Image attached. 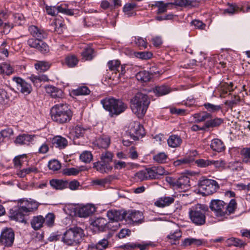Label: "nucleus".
I'll list each match as a JSON object with an SVG mask.
<instances>
[{
	"label": "nucleus",
	"mask_w": 250,
	"mask_h": 250,
	"mask_svg": "<svg viewBox=\"0 0 250 250\" xmlns=\"http://www.w3.org/2000/svg\"><path fill=\"white\" fill-rule=\"evenodd\" d=\"M135 42L140 48H146L147 47V42L146 39L141 37H135Z\"/></svg>",
	"instance_id": "nucleus-58"
},
{
	"label": "nucleus",
	"mask_w": 250,
	"mask_h": 250,
	"mask_svg": "<svg viewBox=\"0 0 250 250\" xmlns=\"http://www.w3.org/2000/svg\"><path fill=\"white\" fill-rule=\"evenodd\" d=\"M226 243L229 246L233 245L236 247H242L244 245V243L242 241L234 237L228 239Z\"/></svg>",
	"instance_id": "nucleus-52"
},
{
	"label": "nucleus",
	"mask_w": 250,
	"mask_h": 250,
	"mask_svg": "<svg viewBox=\"0 0 250 250\" xmlns=\"http://www.w3.org/2000/svg\"><path fill=\"white\" fill-rule=\"evenodd\" d=\"M223 123V120L221 118H215L207 121L205 124V127H214L220 125Z\"/></svg>",
	"instance_id": "nucleus-42"
},
{
	"label": "nucleus",
	"mask_w": 250,
	"mask_h": 250,
	"mask_svg": "<svg viewBox=\"0 0 250 250\" xmlns=\"http://www.w3.org/2000/svg\"><path fill=\"white\" fill-rule=\"evenodd\" d=\"M36 69L40 71H45L50 67V64L46 62H39L35 64Z\"/></svg>",
	"instance_id": "nucleus-49"
},
{
	"label": "nucleus",
	"mask_w": 250,
	"mask_h": 250,
	"mask_svg": "<svg viewBox=\"0 0 250 250\" xmlns=\"http://www.w3.org/2000/svg\"><path fill=\"white\" fill-rule=\"evenodd\" d=\"M53 145L60 149L64 148L67 145V141L65 138L60 136L54 137L52 141Z\"/></svg>",
	"instance_id": "nucleus-26"
},
{
	"label": "nucleus",
	"mask_w": 250,
	"mask_h": 250,
	"mask_svg": "<svg viewBox=\"0 0 250 250\" xmlns=\"http://www.w3.org/2000/svg\"><path fill=\"white\" fill-rule=\"evenodd\" d=\"M14 240V233L11 229H6L2 232L0 235V242L5 246L12 245Z\"/></svg>",
	"instance_id": "nucleus-14"
},
{
	"label": "nucleus",
	"mask_w": 250,
	"mask_h": 250,
	"mask_svg": "<svg viewBox=\"0 0 250 250\" xmlns=\"http://www.w3.org/2000/svg\"><path fill=\"white\" fill-rule=\"evenodd\" d=\"M203 243V240L202 239L188 238L184 240L183 244L185 246H190L191 245H194L198 246L202 245Z\"/></svg>",
	"instance_id": "nucleus-39"
},
{
	"label": "nucleus",
	"mask_w": 250,
	"mask_h": 250,
	"mask_svg": "<svg viewBox=\"0 0 250 250\" xmlns=\"http://www.w3.org/2000/svg\"><path fill=\"white\" fill-rule=\"evenodd\" d=\"M13 135V130L10 128H7L2 130L0 132V136L2 139L4 138H9Z\"/></svg>",
	"instance_id": "nucleus-63"
},
{
	"label": "nucleus",
	"mask_w": 250,
	"mask_h": 250,
	"mask_svg": "<svg viewBox=\"0 0 250 250\" xmlns=\"http://www.w3.org/2000/svg\"><path fill=\"white\" fill-rule=\"evenodd\" d=\"M154 93L158 96L166 95L171 92L170 88L165 85L156 86L153 89Z\"/></svg>",
	"instance_id": "nucleus-33"
},
{
	"label": "nucleus",
	"mask_w": 250,
	"mask_h": 250,
	"mask_svg": "<svg viewBox=\"0 0 250 250\" xmlns=\"http://www.w3.org/2000/svg\"><path fill=\"white\" fill-rule=\"evenodd\" d=\"M78 62V60L74 55H68L65 58V63L70 67H74Z\"/></svg>",
	"instance_id": "nucleus-45"
},
{
	"label": "nucleus",
	"mask_w": 250,
	"mask_h": 250,
	"mask_svg": "<svg viewBox=\"0 0 250 250\" xmlns=\"http://www.w3.org/2000/svg\"><path fill=\"white\" fill-rule=\"evenodd\" d=\"M136 5L134 3H128L125 4L123 8L125 15L127 17H131L135 15L134 9Z\"/></svg>",
	"instance_id": "nucleus-34"
},
{
	"label": "nucleus",
	"mask_w": 250,
	"mask_h": 250,
	"mask_svg": "<svg viewBox=\"0 0 250 250\" xmlns=\"http://www.w3.org/2000/svg\"><path fill=\"white\" fill-rule=\"evenodd\" d=\"M210 147L213 150L217 152H221L225 149L224 143L218 139H214L211 141Z\"/></svg>",
	"instance_id": "nucleus-30"
},
{
	"label": "nucleus",
	"mask_w": 250,
	"mask_h": 250,
	"mask_svg": "<svg viewBox=\"0 0 250 250\" xmlns=\"http://www.w3.org/2000/svg\"><path fill=\"white\" fill-rule=\"evenodd\" d=\"M47 93L49 94L52 98H61L62 96V90L52 85H47L45 87Z\"/></svg>",
	"instance_id": "nucleus-23"
},
{
	"label": "nucleus",
	"mask_w": 250,
	"mask_h": 250,
	"mask_svg": "<svg viewBox=\"0 0 250 250\" xmlns=\"http://www.w3.org/2000/svg\"><path fill=\"white\" fill-rule=\"evenodd\" d=\"M30 79L35 84L38 83V82H47L49 80L47 76L45 75L38 76L32 75L30 77Z\"/></svg>",
	"instance_id": "nucleus-46"
},
{
	"label": "nucleus",
	"mask_w": 250,
	"mask_h": 250,
	"mask_svg": "<svg viewBox=\"0 0 250 250\" xmlns=\"http://www.w3.org/2000/svg\"><path fill=\"white\" fill-rule=\"evenodd\" d=\"M93 49L91 48H86L82 53L83 59L85 60H90L93 58Z\"/></svg>",
	"instance_id": "nucleus-56"
},
{
	"label": "nucleus",
	"mask_w": 250,
	"mask_h": 250,
	"mask_svg": "<svg viewBox=\"0 0 250 250\" xmlns=\"http://www.w3.org/2000/svg\"><path fill=\"white\" fill-rule=\"evenodd\" d=\"M38 169L37 167H31L28 168H24L23 169L21 170L17 173V174L20 177H24L26 175L31 172L36 173H38Z\"/></svg>",
	"instance_id": "nucleus-38"
},
{
	"label": "nucleus",
	"mask_w": 250,
	"mask_h": 250,
	"mask_svg": "<svg viewBox=\"0 0 250 250\" xmlns=\"http://www.w3.org/2000/svg\"><path fill=\"white\" fill-rule=\"evenodd\" d=\"M81 171L80 168H75V167H71V168H67L64 169L63 173L68 176L71 175H77L79 173V172Z\"/></svg>",
	"instance_id": "nucleus-57"
},
{
	"label": "nucleus",
	"mask_w": 250,
	"mask_h": 250,
	"mask_svg": "<svg viewBox=\"0 0 250 250\" xmlns=\"http://www.w3.org/2000/svg\"><path fill=\"white\" fill-rule=\"evenodd\" d=\"M54 219L55 216L54 214L49 213L46 215L44 223L48 227L52 226L54 224Z\"/></svg>",
	"instance_id": "nucleus-61"
},
{
	"label": "nucleus",
	"mask_w": 250,
	"mask_h": 250,
	"mask_svg": "<svg viewBox=\"0 0 250 250\" xmlns=\"http://www.w3.org/2000/svg\"><path fill=\"white\" fill-rule=\"evenodd\" d=\"M51 186L56 189H63L68 187V182L60 179H52L50 181Z\"/></svg>",
	"instance_id": "nucleus-24"
},
{
	"label": "nucleus",
	"mask_w": 250,
	"mask_h": 250,
	"mask_svg": "<svg viewBox=\"0 0 250 250\" xmlns=\"http://www.w3.org/2000/svg\"><path fill=\"white\" fill-rule=\"evenodd\" d=\"M17 96V93L15 91L11 90L7 91L3 88H0V104H5L9 101L15 99Z\"/></svg>",
	"instance_id": "nucleus-16"
},
{
	"label": "nucleus",
	"mask_w": 250,
	"mask_h": 250,
	"mask_svg": "<svg viewBox=\"0 0 250 250\" xmlns=\"http://www.w3.org/2000/svg\"><path fill=\"white\" fill-rule=\"evenodd\" d=\"M182 233L179 230H176L173 233L167 236V238L170 240V242L173 244H176L177 241L181 237Z\"/></svg>",
	"instance_id": "nucleus-47"
},
{
	"label": "nucleus",
	"mask_w": 250,
	"mask_h": 250,
	"mask_svg": "<svg viewBox=\"0 0 250 250\" xmlns=\"http://www.w3.org/2000/svg\"><path fill=\"white\" fill-rule=\"evenodd\" d=\"M128 131L130 136L134 140L142 138L145 134L144 127L137 122H132L129 124Z\"/></svg>",
	"instance_id": "nucleus-11"
},
{
	"label": "nucleus",
	"mask_w": 250,
	"mask_h": 250,
	"mask_svg": "<svg viewBox=\"0 0 250 250\" xmlns=\"http://www.w3.org/2000/svg\"><path fill=\"white\" fill-rule=\"evenodd\" d=\"M104 108L108 111L111 116L118 115L127 108L126 104L122 101L112 98H106L101 101Z\"/></svg>",
	"instance_id": "nucleus-4"
},
{
	"label": "nucleus",
	"mask_w": 250,
	"mask_h": 250,
	"mask_svg": "<svg viewBox=\"0 0 250 250\" xmlns=\"http://www.w3.org/2000/svg\"><path fill=\"white\" fill-rule=\"evenodd\" d=\"M107 221L103 218H98L93 221L91 225L99 231H104L106 227Z\"/></svg>",
	"instance_id": "nucleus-25"
},
{
	"label": "nucleus",
	"mask_w": 250,
	"mask_h": 250,
	"mask_svg": "<svg viewBox=\"0 0 250 250\" xmlns=\"http://www.w3.org/2000/svg\"><path fill=\"white\" fill-rule=\"evenodd\" d=\"M46 11L48 14L53 16L59 12L69 16L74 14V10L69 8L68 5L65 4L58 6H47L46 7Z\"/></svg>",
	"instance_id": "nucleus-10"
},
{
	"label": "nucleus",
	"mask_w": 250,
	"mask_h": 250,
	"mask_svg": "<svg viewBox=\"0 0 250 250\" xmlns=\"http://www.w3.org/2000/svg\"><path fill=\"white\" fill-rule=\"evenodd\" d=\"M143 213L139 211H125V220L128 223H141L143 222Z\"/></svg>",
	"instance_id": "nucleus-15"
},
{
	"label": "nucleus",
	"mask_w": 250,
	"mask_h": 250,
	"mask_svg": "<svg viewBox=\"0 0 250 250\" xmlns=\"http://www.w3.org/2000/svg\"><path fill=\"white\" fill-rule=\"evenodd\" d=\"M110 141L109 137L103 136L96 141V144L99 147L106 148L109 146Z\"/></svg>",
	"instance_id": "nucleus-37"
},
{
	"label": "nucleus",
	"mask_w": 250,
	"mask_h": 250,
	"mask_svg": "<svg viewBox=\"0 0 250 250\" xmlns=\"http://www.w3.org/2000/svg\"><path fill=\"white\" fill-rule=\"evenodd\" d=\"M110 71L115 72L117 75V71L119 72V68L120 67V62L118 60L110 61L107 63Z\"/></svg>",
	"instance_id": "nucleus-43"
},
{
	"label": "nucleus",
	"mask_w": 250,
	"mask_h": 250,
	"mask_svg": "<svg viewBox=\"0 0 250 250\" xmlns=\"http://www.w3.org/2000/svg\"><path fill=\"white\" fill-rule=\"evenodd\" d=\"M107 216L111 221H119L125 219V211L110 210L107 212Z\"/></svg>",
	"instance_id": "nucleus-19"
},
{
	"label": "nucleus",
	"mask_w": 250,
	"mask_h": 250,
	"mask_svg": "<svg viewBox=\"0 0 250 250\" xmlns=\"http://www.w3.org/2000/svg\"><path fill=\"white\" fill-rule=\"evenodd\" d=\"M86 129L80 125H77L70 129V137L78 138L83 135Z\"/></svg>",
	"instance_id": "nucleus-22"
},
{
	"label": "nucleus",
	"mask_w": 250,
	"mask_h": 250,
	"mask_svg": "<svg viewBox=\"0 0 250 250\" xmlns=\"http://www.w3.org/2000/svg\"><path fill=\"white\" fill-rule=\"evenodd\" d=\"M29 31L31 34L34 37L39 39L45 38L46 36L45 33L42 30L39 29L34 25L30 26L29 27Z\"/></svg>",
	"instance_id": "nucleus-31"
},
{
	"label": "nucleus",
	"mask_w": 250,
	"mask_h": 250,
	"mask_svg": "<svg viewBox=\"0 0 250 250\" xmlns=\"http://www.w3.org/2000/svg\"><path fill=\"white\" fill-rule=\"evenodd\" d=\"M167 181L176 189L184 191L187 190L190 187L189 178L185 175H182L177 179L168 177L167 179Z\"/></svg>",
	"instance_id": "nucleus-9"
},
{
	"label": "nucleus",
	"mask_w": 250,
	"mask_h": 250,
	"mask_svg": "<svg viewBox=\"0 0 250 250\" xmlns=\"http://www.w3.org/2000/svg\"><path fill=\"white\" fill-rule=\"evenodd\" d=\"M113 154L109 151H106L103 153L101 156V161L104 163L108 164L111 162L113 158Z\"/></svg>",
	"instance_id": "nucleus-54"
},
{
	"label": "nucleus",
	"mask_w": 250,
	"mask_h": 250,
	"mask_svg": "<svg viewBox=\"0 0 250 250\" xmlns=\"http://www.w3.org/2000/svg\"><path fill=\"white\" fill-rule=\"evenodd\" d=\"M209 208L215 216L225 219L229 218L230 214L234 213L237 204L234 199H231L229 204L221 200L214 199L211 201Z\"/></svg>",
	"instance_id": "nucleus-1"
},
{
	"label": "nucleus",
	"mask_w": 250,
	"mask_h": 250,
	"mask_svg": "<svg viewBox=\"0 0 250 250\" xmlns=\"http://www.w3.org/2000/svg\"><path fill=\"white\" fill-rule=\"evenodd\" d=\"M169 4H171V3H165L163 1H157L156 2L155 4L153 6H156L158 8L157 14H162L166 12L167 10V8Z\"/></svg>",
	"instance_id": "nucleus-44"
},
{
	"label": "nucleus",
	"mask_w": 250,
	"mask_h": 250,
	"mask_svg": "<svg viewBox=\"0 0 250 250\" xmlns=\"http://www.w3.org/2000/svg\"><path fill=\"white\" fill-rule=\"evenodd\" d=\"M37 137L35 135H30L28 134H22L19 135L15 140V143L19 145H29L32 143L35 139Z\"/></svg>",
	"instance_id": "nucleus-18"
},
{
	"label": "nucleus",
	"mask_w": 250,
	"mask_h": 250,
	"mask_svg": "<svg viewBox=\"0 0 250 250\" xmlns=\"http://www.w3.org/2000/svg\"><path fill=\"white\" fill-rule=\"evenodd\" d=\"M204 105L208 111L212 112L219 111L221 108L219 105H214L210 103H206Z\"/></svg>",
	"instance_id": "nucleus-62"
},
{
	"label": "nucleus",
	"mask_w": 250,
	"mask_h": 250,
	"mask_svg": "<svg viewBox=\"0 0 250 250\" xmlns=\"http://www.w3.org/2000/svg\"><path fill=\"white\" fill-rule=\"evenodd\" d=\"M27 215L22 206L15 207L10 210L9 217L11 219L20 222L25 223V216Z\"/></svg>",
	"instance_id": "nucleus-12"
},
{
	"label": "nucleus",
	"mask_w": 250,
	"mask_h": 250,
	"mask_svg": "<svg viewBox=\"0 0 250 250\" xmlns=\"http://www.w3.org/2000/svg\"><path fill=\"white\" fill-rule=\"evenodd\" d=\"M27 44L30 47L36 48L42 53L49 51L47 44L39 38L29 39L27 41Z\"/></svg>",
	"instance_id": "nucleus-13"
},
{
	"label": "nucleus",
	"mask_w": 250,
	"mask_h": 250,
	"mask_svg": "<svg viewBox=\"0 0 250 250\" xmlns=\"http://www.w3.org/2000/svg\"><path fill=\"white\" fill-rule=\"evenodd\" d=\"M193 1L189 0H175L171 4L178 6H187L192 5Z\"/></svg>",
	"instance_id": "nucleus-53"
},
{
	"label": "nucleus",
	"mask_w": 250,
	"mask_h": 250,
	"mask_svg": "<svg viewBox=\"0 0 250 250\" xmlns=\"http://www.w3.org/2000/svg\"><path fill=\"white\" fill-rule=\"evenodd\" d=\"M120 226L118 221H109L107 222L106 228L110 229L112 231L117 230Z\"/></svg>",
	"instance_id": "nucleus-64"
},
{
	"label": "nucleus",
	"mask_w": 250,
	"mask_h": 250,
	"mask_svg": "<svg viewBox=\"0 0 250 250\" xmlns=\"http://www.w3.org/2000/svg\"><path fill=\"white\" fill-rule=\"evenodd\" d=\"M51 116L54 121L59 124H63L71 119L72 112L67 104H59L51 108Z\"/></svg>",
	"instance_id": "nucleus-3"
},
{
	"label": "nucleus",
	"mask_w": 250,
	"mask_h": 250,
	"mask_svg": "<svg viewBox=\"0 0 250 250\" xmlns=\"http://www.w3.org/2000/svg\"><path fill=\"white\" fill-rule=\"evenodd\" d=\"M44 218L41 215L34 217L31 222L32 227L35 230L40 229L43 226Z\"/></svg>",
	"instance_id": "nucleus-32"
},
{
	"label": "nucleus",
	"mask_w": 250,
	"mask_h": 250,
	"mask_svg": "<svg viewBox=\"0 0 250 250\" xmlns=\"http://www.w3.org/2000/svg\"><path fill=\"white\" fill-rule=\"evenodd\" d=\"M80 158L82 162L88 163L92 160L93 155L91 152L84 151L80 155Z\"/></svg>",
	"instance_id": "nucleus-48"
},
{
	"label": "nucleus",
	"mask_w": 250,
	"mask_h": 250,
	"mask_svg": "<svg viewBox=\"0 0 250 250\" xmlns=\"http://www.w3.org/2000/svg\"><path fill=\"white\" fill-rule=\"evenodd\" d=\"M96 208L93 205L88 204L80 208L78 213L81 217H86L93 214Z\"/></svg>",
	"instance_id": "nucleus-21"
},
{
	"label": "nucleus",
	"mask_w": 250,
	"mask_h": 250,
	"mask_svg": "<svg viewBox=\"0 0 250 250\" xmlns=\"http://www.w3.org/2000/svg\"><path fill=\"white\" fill-rule=\"evenodd\" d=\"M167 144L171 147H177L179 146L182 143L181 137L176 135H171L168 138Z\"/></svg>",
	"instance_id": "nucleus-28"
},
{
	"label": "nucleus",
	"mask_w": 250,
	"mask_h": 250,
	"mask_svg": "<svg viewBox=\"0 0 250 250\" xmlns=\"http://www.w3.org/2000/svg\"><path fill=\"white\" fill-rule=\"evenodd\" d=\"M90 92V90L85 86H81L73 91V94L75 95H88Z\"/></svg>",
	"instance_id": "nucleus-51"
},
{
	"label": "nucleus",
	"mask_w": 250,
	"mask_h": 250,
	"mask_svg": "<svg viewBox=\"0 0 250 250\" xmlns=\"http://www.w3.org/2000/svg\"><path fill=\"white\" fill-rule=\"evenodd\" d=\"M242 161L246 164L250 163V147L244 148L241 151Z\"/></svg>",
	"instance_id": "nucleus-40"
},
{
	"label": "nucleus",
	"mask_w": 250,
	"mask_h": 250,
	"mask_svg": "<svg viewBox=\"0 0 250 250\" xmlns=\"http://www.w3.org/2000/svg\"><path fill=\"white\" fill-rule=\"evenodd\" d=\"M167 172L161 167H152L141 170L136 174V177L141 181L159 178L162 175H166Z\"/></svg>",
	"instance_id": "nucleus-5"
},
{
	"label": "nucleus",
	"mask_w": 250,
	"mask_h": 250,
	"mask_svg": "<svg viewBox=\"0 0 250 250\" xmlns=\"http://www.w3.org/2000/svg\"><path fill=\"white\" fill-rule=\"evenodd\" d=\"M108 243L107 239L104 238L96 244L95 247L97 250H103L107 247Z\"/></svg>",
	"instance_id": "nucleus-60"
},
{
	"label": "nucleus",
	"mask_w": 250,
	"mask_h": 250,
	"mask_svg": "<svg viewBox=\"0 0 250 250\" xmlns=\"http://www.w3.org/2000/svg\"><path fill=\"white\" fill-rule=\"evenodd\" d=\"M150 104L148 96L142 93H137L130 101V108L138 118H142L146 113Z\"/></svg>",
	"instance_id": "nucleus-2"
},
{
	"label": "nucleus",
	"mask_w": 250,
	"mask_h": 250,
	"mask_svg": "<svg viewBox=\"0 0 250 250\" xmlns=\"http://www.w3.org/2000/svg\"><path fill=\"white\" fill-rule=\"evenodd\" d=\"M136 78L138 81L146 82L151 79L152 75L146 71H141L137 73Z\"/></svg>",
	"instance_id": "nucleus-35"
},
{
	"label": "nucleus",
	"mask_w": 250,
	"mask_h": 250,
	"mask_svg": "<svg viewBox=\"0 0 250 250\" xmlns=\"http://www.w3.org/2000/svg\"><path fill=\"white\" fill-rule=\"evenodd\" d=\"M193 117L195 120V122L198 123L210 118L211 115L206 112H203L194 114Z\"/></svg>",
	"instance_id": "nucleus-36"
},
{
	"label": "nucleus",
	"mask_w": 250,
	"mask_h": 250,
	"mask_svg": "<svg viewBox=\"0 0 250 250\" xmlns=\"http://www.w3.org/2000/svg\"><path fill=\"white\" fill-rule=\"evenodd\" d=\"M240 101V98L238 96L234 95L233 99L225 102V104L231 109L236 105Z\"/></svg>",
	"instance_id": "nucleus-59"
},
{
	"label": "nucleus",
	"mask_w": 250,
	"mask_h": 250,
	"mask_svg": "<svg viewBox=\"0 0 250 250\" xmlns=\"http://www.w3.org/2000/svg\"><path fill=\"white\" fill-rule=\"evenodd\" d=\"M167 159V155L164 152H160L153 156V160L158 163H166Z\"/></svg>",
	"instance_id": "nucleus-50"
},
{
	"label": "nucleus",
	"mask_w": 250,
	"mask_h": 250,
	"mask_svg": "<svg viewBox=\"0 0 250 250\" xmlns=\"http://www.w3.org/2000/svg\"><path fill=\"white\" fill-rule=\"evenodd\" d=\"M208 210L207 206L197 204L192 207L189 211L190 219L192 222L197 225H202L206 221L205 213Z\"/></svg>",
	"instance_id": "nucleus-6"
},
{
	"label": "nucleus",
	"mask_w": 250,
	"mask_h": 250,
	"mask_svg": "<svg viewBox=\"0 0 250 250\" xmlns=\"http://www.w3.org/2000/svg\"><path fill=\"white\" fill-rule=\"evenodd\" d=\"M242 161L246 164L250 163V147L244 148L241 151Z\"/></svg>",
	"instance_id": "nucleus-41"
},
{
	"label": "nucleus",
	"mask_w": 250,
	"mask_h": 250,
	"mask_svg": "<svg viewBox=\"0 0 250 250\" xmlns=\"http://www.w3.org/2000/svg\"><path fill=\"white\" fill-rule=\"evenodd\" d=\"M219 188L216 181L211 179H204L199 185V192L204 196L212 194Z\"/></svg>",
	"instance_id": "nucleus-8"
},
{
	"label": "nucleus",
	"mask_w": 250,
	"mask_h": 250,
	"mask_svg": "<svg viewBox=\"0 0 250 250\" xmlns=\"http://www.w3.org/2000/svg\"><path fill=\"white\" fill-rule=\"evenodd\" d=\"M174 201L173 196H164L155 202V205L159 207H164L169 206Z\"/></svg>",
	"instance_id": "nucleus-29"
},
{
	"label": "nucleus",
	"mask_w": 250,
	"mask_h": 250,
	"mask_svg": "<svg viewBox=\"0 0 250 250\" xmlns=\"http://www.w3.org/2000/svg\"><path fill=\"white\" fill-rule=\"evenodd\" d=\"M13 80L17 84V89L22 93L27 95L31 93L32 87L31 85L19 77H14Z\"/></svg>",
	"instance_id": "nucleus-17"
},
{
	"label": "nucleus",
	"mask_w": 250,
	"mask_h": 250,
	"mask_svg": "<svg viewBox=\"0 0 250 250\" xmlns=\"http://www.w3.org/2000/svg\"><path fill=\"white\" fill-rule=\"evenodd\" d=\"M83 236L82 229L77 227L71 228L64 233L62 241L68 245H75L80 242Z\"/></svg>",
	"instance_id": "nucleus-7"
},
{
	"label": "nucleus",
	"mask_w": 250,
	"mask_h": 250,
	"mask_svg": "<svg viewBox=\"0 0 250 250\" xmlns=\"http://www.w3.org/2000/svg\"><path fill=\"white\" fill-rule=\"evenodd\" d=\"M19 203L24 204L22 206L24 209V211L26 212L27 213L37 209L39 206V203L36 201H29L23 199L20 200L19 201Z\"/></svg>",
	"instance_id": "nucleus-20"
},
{
	"label": "nucleus",
	"mask_w": 250,
	"mask_h": 250,
	"mask_svg": "<svg viewBox=\"0 0 250 250\" xmlns=\"http://www.w3.org/2000/svg\"><path fill=\"white\" fill-rule=\"evenodd\" d=\"M93 167L101 173H107L112 169L111 166L106 163L101 162H98L94 164Z\"/></svg>",
	"instance_id": "nucleus-27"
},
{
	"label": "nucleus",
	"mask_w": 250,
	"mask_h": 250,
	"mask_svg": "<svg viewBox=\"0 0 250 250\" xmlns=\"http://www.w3.org/2000/svg\"><path fill=\"white\" fill-rule=\"evenodd\" d=\"M48 166L49 168L53 171H58L61 167V163L57 160L50 161Z\"/></svg>",
	"instance_id": "nucleus-55"
}]
</instances>
